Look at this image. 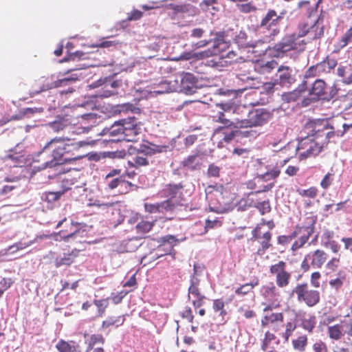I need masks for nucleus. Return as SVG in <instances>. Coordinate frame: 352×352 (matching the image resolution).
<instances>
[{
    "label": "nucleus",
    "instance_id": "1",
    "mask_svg": "<svg viewBox=\"0 0 352 352\" xmlns=\"http://www.w3.org/2000/svg\"><path fill=\"white\" fill-rule=\"evenodd\" d=\"M82 146L81 142H69L68 138L56 137L52 139L38 154L41 155L46 151H50L52 159L45 162L40 168H52L83 158L85 155L80 152Z\"/></svg>",
    "mask_w": 352,
    "mask_h": 352
},
{
    "label": "nucleus",
    "instance_id": "2",
    "mask_svg": "<svg viewBox=\"0 0 352 352\" xmlns=\"http://www.w3.org/2000/svg\"><path fill=\"white\" fill-rule=\"evenodd\" d=\"M316 217L310 216L306 217L301 223H298L292 231L293 239H295L291 246V251L296 252L303 248L315 232Z\"/></svg>",
    "mask_w": 352,
    "mask_h": 352
},
{
    "label": "nucleus",
    "instance_id": "3",
    "mask_svg": "<svg viewBox=\"0 0 352 352\" xmlns=\"http://www.w3.org/2000/svg\"><path fill=\"white\" fill-rule=\"evenodd\" d=\"M283 17L278 15L277 12L274 10H270L266 15L261 20L258 28L260 30H266L269 32V34L265 36V41L258 40L255 43L251 45L253 48L265 44L267 42L273 40L274 38L280 32L279 23Z\"/></svg>",
    "mask_w": 352,
    "mask_h": 352
},
{
    "label": "nucleus",
    "instance_id": "4",
    "mask_svg": "<svg viewBox=\"0 0 352 352\" xmlns=\"http://www.w3.org/2000/svg\"><path fill=\"white\" fill-rule=\"evenodd\" d=\"M324 144H327V142H323L318 135H309L302 138L297 146L300 158L307 159L317 155L322 150Z\"/></svg>",
    "mask_w": 352,
    "mask_h": 352
},
{
    "label": "nucleus",
    "instance_id": "5",
    "mask_svg": "<svg viewBox=\"0 0 352 352\" xmlns=\"http://www.w3.org/2000/svg\"><path fill=\"white\" fill-rule=\"evenodd\" d=\"M291 296H296L299 303H303L309 307L316 306L320 301V292L310 289L307 283L297 284L292 289Z\"/></svg>",
    "mask_w": 352,
    "mask_h": 352
},
{
    "label": "nucleus",
    "instance_id": "6",
    "mask_svg": "<svg viewBox=\"0 0 352 352\" xmlns=\"http://www.w3.org/2000/svg\"><path fill=\"white\" fill-rule=\"evenodd\" d=\"M272 118V113L265 109H253L249 111L246 118L236 120V124L238 125V128L262 126L267 124Z\"/></svg>",
    "mask_w": 352,
    "mask_h": 352
},
{
    "label": "nucleus",
    "instance_id": "7",
    "mask_svg": "<svg viewBox=\"0 0 352 352\" xmlns=\"http://www.w3.org/2000/svg\"><path fill=\"white\" fill-rule=\"evenodd\" d=\"M305 45L306 43L303 40H299V36H297L296 34L285 36L274 45L273 48L274 51V56L280 57L285 52L291 50H303Z\"/></svg>",
    "mask_w": 352,
    "mask_h": 352
},
{
    "label": "nucleus",
    "instance_id": "8",
    "mask_svg": "<svg viewBox=\"0 0 352 352\" xmlns=\"http://www.w3.org/2000/svg\"><path fill=\"white\" fill-rule=\"evenodd\" d=\"M265 305L263 309L264 313L261 319V327L264 329L276 324L282 323L284 320V314L283 312H273L274 309L280 307V302L274 305L273 303H262Z\"/></svg>",
    "mask_w": 352,
    "mask_h": 352
},
{
    "label": "nucleus",
    "instance_id": "9",
    "mask_svg": "<svg viewBox=\"0 0 352 352\" xmlns=\"http://www.w3.org/2000/svg\"><path fill=\"white\" fill-rule=\"evenodd\" d=\"M270 272L275 276L276 285L279 288L287 287L292 279V273L287 270V264L283 261L272 265Z\"/></svg>",
    "mask_w": 352,
    "mask_h": 352
},
{
    "label": "nucleus",
    "instance_id": "10",
    "mask_svg": "<svg viewBox=\"0 0 352 352\" xmlns=\"http://www.w3.org/2000/svg\"><path fill=\"white\" fill-rule=\"evenodd\" d=\"M124 139L128 142L137 141L136 137L141 133L142 124L135 117L120 120Z\"/></svg>",
    "mask_w": 352,
    "mask_h": 352
},
{
    "label": "nucleus",
    "instance_id": "11",
    "mask_svg": "<svg viewBox=\"0 0 352 352\" xmlns=\"http://www.w3.org/2000/svg\"><path fill=\"white\" fill-rule=\"evenodd\" d=\"M102 86L104 91L100 94L101 98H108L116 94L115 89L122 86V81L114 80L111 77H104L94 82L90 87L96 88Z\"/></svg>",
    "mask_w": 352,
    "mask_h": 352
},
{
    "label": "nucleus",
    "instance_id": "12",
    "mask_svg": "<svg viewBox=\"0 0 352 352\" xmlns=\"http://www.w3.org/2000/svg\"><path fill=\"white\" fill-rule=\"evenodd\" d=\"M199 283V280L193 276L190 279V284L188 287V299L191 301L195 309L200 308L204 304V300L206 298L201 291Z\"/></svg>",
    "mask_w": 352,
    "mask_h": 352
},
{
    "label": "nucleus",
    "instance_id": "13",
    "mask_svg": "<svg viewBox=\"0 0 352 352\" xmlns=\"http://www.w3.org/2000/svg\"><path fill=\"white\" fill-rule=\"evenodd\" d=\"M210 117L213 122L222 124V126H219L214 130L213 137H215L220 133L221 131L226 130L228 128H238V125L236 124V122H233L230 119L227 118L225 113L217 108L212 111Z\"/></svg>",
    "mask_w": 352,
    "mask_h": 352
},
{
    "label": "nucleus",
    "instance_id": "14",
    "mask_svg": "<svg viewBox=\"0 0 352 352\" xmlns=\"http://www.w3.org/2000/svg\"><path fill=\"white\" fill-rule=\"evenodd\" d=\"M260 229L259 226H256L252 230V236L257 239L261 244V248L257 250V253L258 254H263L272 245L271 243L272 234L270 231H267L261 236Z\"/></svg>",
    "mask_w": 352,
    "mask_h": 352
},
{
    "label": "nucleus",
    "instance_id": "15",
    "mask_svg": "<svg viewBox=\"0 0 352 352\" xmlns=\"http://www.w3.org/2000/svg\"><path fill=\"white\" fill-rule=\"evenodd\" d=\"M335 233L333 231L326 229L324 230L321 235V245L325 248L330 249L331 251L337 254L340 250V245L334 240Z\"/></svg>",
    "mask_w": 352,
    "mask_h": 352
},
{
    "label": "nucleus",
    "instance_id": "16",
    "mask_svg": "<svg viewBox=\"0 0 352 352\" xmlns=\"http://www.w3.org/2000/svg\"><path fill=\"white\" fill-rule=\"evenodd\" d=\"M276 83L282 86L291 85L295 81L292 69L286 65H280L277 69Z\"/></svg>",
    "mask_w": 352,
    "mask_h": 352
},
{
    "label": "nucleus",
    "instance_id": "17",
    "mask_svg": "<svg viewBox=\"0 0 352 352\" xmlns=\"http://www.w3.org/2000/svg\"><path fill=\"white\" fill-rule=\"evenodd\" d=\"M197 79L193 74L186 73L183 75L181 80V91L187 95H192L197 92Z\"/></svg>",
    "mask_w": 352,
    "mask_h": 352
},
{
    "label": "nucleus",
    "instance_id": "18",
    "mask_svg": "<svg viewBox=\"0 0 352 352\" xmlns=\"http://www.w3.org/2000/svg\"><path fill=\"white\" fill-rule=\"evenodd\" d=\"M307 257L310 258V265L312 267L321 269L327 261L328 254L322 249H316L308 253Z\"/></svg>",
    "mask_w": 352,
    "mask_h": 352
},
{
    "label": "nucleus",
    "instance_id": "19",
    "mask_svg": "<svg viewBox=\"0 0 352 352\" xmlns=\"http://www.w3.org/2000/svg\"><path fill=\"white\" fill-rule=\"evenodd\" d=\"M203 164V155L200 151H197L190 155L182 162L184 168L189 170H197L201 169Z\"/></svg>",
    "mask_w": 352,
    "mask_h": 352
},
{
    "label": "nucleus",
    "instance_id": "20",
    "mask_svg": "<svg viewBox=\"0 0 352 352\" xmlns=\"http://www.w3.org/2000/svg\"><path fill=\"white\" fill-rule=\"evenodd\" d=\"M136 151L135 156L133 158L132 160L128 161V165L131 168H139L142 166H146L149 164L148 160L147 157L144 155L142 153H140L138 150L135 149V147L130 146L128 148V153L130 155H132Z\"/></svg>",
    "mask_w": 352,
    "mask_h": 352
},
{
    "label": "nucleus",
    "instance_id": "21",
    "mask_svg": "<svg viewBox=\"0 0 352 352\" xmlns=\"http://www.w3.org/2000/svg\"><path fill=\"white\" fill-rule=\"evenodd\" d=\"M261 296L269 302V303L277 304L280 294L277 287L271 283L269 285H263L261 289Z\"/></svg>",
    "mask_w": 352,
    "mask_h": 352
},
{
    "label": "nucleus",
    "instance_id": "22",
    "mask_svg": "<svg viewBox=\"0 0 352 352\" xmlns=\"http://www.w3.org/2000/svg\"><path fill=\"white\" fill-rule=\"evenodd\" d=\"M55 347L58 352H81L80 346L74 340L65 341L60 339Z\"/></svg>",
    "mask_w": 352,
    "mask_h": 352
},
{
    "label": "nucleus",
    "instance_id": "23",
    "mask_svg": "<svg viewBox=\"0 0 352 352\" xmlns=\"http://www.w3.org/2000/svg\"><path fill=\"white\" fill-rule=\"evenodd\" d=\"M327 334L329 338L334 340H339L344 338V320H341L340 323L329 326Z\"/></svg>",
    "mask_w": 352,
    "mask_h": 352
},
{
    "label": "nucleus",
    "instance_id": "24",
    "mask_svg": "<svg viewBox=\"0 0 352 352\" xmlns=\"http://www.w3.org/2000/svg\"><path fill=\"white\" fill-rule=\"evenodd\" d=\"M278 66L276 60H270L267 62H257L254 65V70L261 74H267L272 72Z\"/></svg>",
    "mask_w": 352,
    "mask_h": 352
},
{
    "label": "nucleus",
    "instance_id": "25",
    "mask_svg": "<svg viewBox=\"0 0 352 352\" xmlns=\"http://www.w3.org/2000/svg\"><path fill=\"white\" fill-rule=\"evenodd\" d=\"M80 230V224L78 223L71 222L65 230H60L56 234V236L60 235L64 241H67L69 238L74 236Z\"/></svg>",
    "mask_w": 352,
    "mask_h": 352
},
{
    "label": "nucleus",
    "instance_id": "26",
    "mask_svg": "<svg viewBox=\"0 0 352 352\" xmlns=\"http://www.w3.org/2000/svg\"><path fill=\"white\" fill-rule=\"evenodd\" d=\"M326 83L324 80L318 79L312 85L309 94L314 96V99L324 96L326 94Z\"/></svg>",
    "mask_w": 352,
    "mask_h": 352
},
{
    "label": "nucleus",
    "instance_id": "27",
    "mask_svg": "<svg viewBox=\"0 0 352 352\" xmlns=\"http://www.w3.org/2000/svg\"><path fill=\"white\" fill-rule=\"evenodd\" d=\"M77 256V254L74 251H72L70 253H63L62 256H58L54 261V264L56 267H59L63 265H70L74 261V259Z\"/></svg>",
    "mask_w": 352,
    "mask_h": 352
},
{
    "label": "nucleus",
    "instance_id": "28",
    "mask_svg": "<svg viewBox=\"0 0 352 352\" xmlns=\"http://www.w3.org/2000/svg\"><path fill=\"white\" fill-rule=\"evenodd\" d=\"M165 146H158L149 143V144H141L140 148L137 149L140 153H142L146 157L152 156L155 153H162Z\"/></svg>",
    "mask_w": 352,
    "mask_h": 352
},
{
    "label": "nucleus",
    "instance_id": "29",
    "mask_svg": "<svg viewBox=\"0 0 352 352\" xmlns=\"http://www.w3.org/2000/svg\"><path fill=\"white\" fill-rule=\"evenodd\" d=\"M70 124L71 122L66 117L58 118L54 121L48 123V126L54 132L56 133H58L59 131L64 130Z\"/></svg>",
    "mask_w": 352,
    "mask_h": 352
},
{
    "label": "nucleus",
    "instance_id": "30",
    "mask_svg": "<svg viewBox=\"0 0 352 352\" xmlns=\"http://www.w3.org/2000/svg\"><path fill=\"white\" fill-rule=\"evenodd\" d=\"M69 189V188H65L62 190H58L56 192H45L42 195V200L47 203L52 204L58 201L60 197Z\"/></svg>",
    "mask_w": 352,
    "mask_h": 352
},
{
    "label": "nucleus",
    "instance_id": "31",
    "mask_svg": "<svg viewBox=\"0 0 352 352\" xmlns=\"http://www.w3.org/2000/svg\"><path fill=\"white\" fill-rule=\"evenodd\" d=\"M337 60L327 57L323 61L318 63L319 70L322 74L330 73L337 65Z\"/></svg>",
    "mask_w": 352,
    "mask_h": 352
},
{
    "label": "nucleus",
    "instance_id": "32",
    "mask_svg": "<svg viewBox=\"0 0 352 352\" xmlns=\"http://www.w3.org/2000/svg\"><path fill=\"white\" fill-rule=\"evenodd\" d=\"M77 80H78V77H76H76H70V78H63V79H59L58 80H56L54 82L53 87H60L66 86L69 82H75ZM52 86H50V85H47L43 86V87H41L40 89L36 90L35 93L36 94H39V93H41L42 91H46V90L52 89Z\"/></svg>",
    "mask_w": 352,
    "mask_h": 352
},
{
    "label": "nucleus",
    "instance_id": "33",
    "mask_svg": "<svg viewBox=\"0 0 352 352\" xmlns=\"http://www.w3.org/2000/svg\"><path fill=\"white\" fill-rule=\"evenodd\" d=\"M308 344L307 335H300L292 340V345L294 350L299 352H304Z\"/></svg>",
    "mask_w": 352,
    "mask_h": 352
},
{
    "label": "nucleus",
    "instance_id": "34",
    "mask_svg": "<svg viewBox=\"0 0 352 352\" xmlns=\"http://www.w3.org/2000/svg\"><path fill=\"white\" fill-rule=\"evenodd\" d=\"M344 340L346 346L352 348V318L344 320Z\"/></svg>",
    "mask_w": 352,
    "mask_h": 352
},
{
    "label": "nucleus",
    "instance_id": "35",
    "mask_svg": "<svg viewBox=\"0 0 352 352\" xmlns=\"http://www.w3.org/2000/svg\"><path fill=\"white\" fill-rule=\"evenodd\" d=\"M258 285V280L256 279L249 283L241 285L240 287L235 289V294L239 296H245L253 292V289Z\"/></svg>",
    "mask_w": 352,
    "mask_h": 352
},
{
    "label": "nucleus",
    "instance_id": "36",
    "mask_svg": "<svg viewBox=\"0 0 352 352\" xmlns=\"http://www.w3.org/2000/svg\"><path fill=\"white\" fill-rule=\"evenodd\" d=\"M6 160H10L14 162L16 166H23L27 163V157L24 153L12 152L5 157Z\"/></svg>",
    "mask_w": 352,
    "mask_h": 352
},
{
    "label": "nucleus",
    "instance_id": "37",
    "mask_svg": "<svg viewBox=\"0 0 352 352\" xmlns=\"http://www.w3.org/2000/svg\"><path fill=\"white\" fill-rule=\"evenodd\" d=\"M124 320L125 318L124 316H119L117 317L111 316L102 322L101 327L102 329H107L111 326H116L118 327L122 325Z\"/></svg>",
    "mask_w": 352,
    "mask_h": 352
},
{
    "label": "nucleus",
    "instance_id": "38",
    "mask_svg": "<svg viewBox=\"0 0 352 352\" xmlns=\"http://www.w3.org/2000/svg\"><path fill=\"white\" fill-rule=\"evenodd\" d=\"M155 224V220L149 221L142 220L135 226L136 232L144 234L150 232Z\"/></svg>",
    "mask_w": 352,
    "mask_h": 352
},
{
    "label": "nucleus",
    "instance_id": "39",
    "mask_svg": "<svg viewBox=\"0 0 352 352\" xmlns=\"http://www.w3.org/2000/svg\"><path fill=\"white\" fill-rule=\"evenodd\" d=\"M109 298L95 299L93 302L97 308V317H102L105 313L106 309L108 307Z\"/></svg>",
    "mask_w": 352,
    "mask_h": 352
},
{
    "label": "nucleus",
    "instance_id": "40",
    "mask_svg": "<svg viewBox=\"0 0 352 352\" xmlns=\"http://www.w3.org/2000/svg\"><path fill=\"white\" fill-rule=\"evenodd\" d=\"M324 34L323 27L318 21L310 24L309 27V39L314 40L321 37Z\"/></svg>",
    "mask_w": 352,
    "mask_h": 352
},
{
    "label": "nucleus",
    "instance_id": "41",
    "mask_svg": "<svg viewBox=\"0 0 352 352\" xmlns=\"http://www.w3.org/2000/svg\"><path fill=\"white\" fill-rule=\"evenodd\" d=\"M338 74L343 78V82L346 84L352 82V72L350 66H340L338 68Z\"/></svg>",
    "mask_w": 352,
    "mask_h": 352
},
{
    "label": "nucleus",
    "instance_id": "42",
    "mask_svg": "<svg viewBox=\"0 0 352 352\" xmlns=\"http://www.w3.org/2000/svg\"><path fill=\"white\" fill-rule=\"evenodd\" d=\"M296 329V324L294 321H289L285 324V331L280 334L285 342H288Z\"/></svg>",
    "mask_w": 352,
    "mask_h": 352
},
{
    "label": "nucleus",
    "instance_id": "43",
    "mask_svg": "<svg viewBox=\"0 0 352 352\" xmlns=\"http://www.w3.org/2000/svg\"><path fill=\"white\" fill-rule=\"evenodd\" d=\"M316 324V318L314 316H309L301 320V327L307 332L311 333Z\"/></svg>",
    "mask_w": 352,
    "mask_h": 352
},
{
    "label": "nucleus",
    "instance_id": "44",
    "mask_svg": "<svg viewBox=\"0 0 352 352\" xmlns=\"http://www.w3.org/2000/svg\"><path fill=\"white\" fill-rule=\"evenodd\" d=\"M212 309L214 312H219V316L223 318L227 315L225 309V302L222 299H215L212 302Z\"/></svg>",
    "mask_w": 352,
    "mask_h": 352
},
{
    "label": "nucleus",
    "instance_id": "45",
    "mask_svg": "<svg viewBox=\"0 0 352 352\" xmlns=\"http://www.w3.org/2000/svg\"><path fill=\"white\" fill-rule=\"evenodd\" d=\"M118 109L119 112H132L133 113L138 114L141 113V109L131 103H124L119 104L118 105Z\"/></svg>",
    "mask_w": 352,
    "mask_h": 352
},
{
    "label": "nucleus",
    "instance_id": "46",
    "mask_svg": "<svg viewBox=\"0 0 352 352\" xmlns=\"http://www.w3.org/2000/svg\"><path fill=\"white\" fill-rule=\"evenodd\" d=\"M280 174V169L278 166H274L273 168L268 170L265 173L261 175V178L264 181L270 179H275Z\"/></svg>",
    "mask_w": 352,
    "mask_h": 352
},
{
    "label": "nucleus",
    "instance_id": "47",
    "mask_svg": "<svg viewBox=\"0 0 352 352\" xmlns=\"http://www.w3.org/2000/svg\"><path fill=\"white\" fill-rule=\"evenodd\" d=\"M340 265V255L333 256L326 263V268L331 272H336Z\"/></svg>",
    "mask_w": 352,
    "mask_h": 352
},
{
    "label": "nucleus",
    "instance_id": "48",
    "mask_svg": "<svg viewBox=\"0 0 352 352\" xmlns=\"http://www.w3.org/2000/svg\"><path fill=\"white\" fill-rule=\"evenodd\" d=\"M298 193L302 197L314 199L318 194V190L316 186H311L308 189L298 190Z\"/></svg>",
    "mask_w": 352,
    "mask_h": 352
},
{
    "label": "nucleus",
    "instance_id": "49",
    "mask_svg": "<svg viewBox=\"0 0 352 352\" xmlns=\"http://www.w3.org/2000/svg\"><path fill=\"white\" fill-rule=\"evenodd\" d=\"M159 212L164 213L168 211H172L175 208V204L170 199H167L160 203H158Z\"/></svg>",
    "mask_w": 352,
    "mask_h": 352
},
{
    "label": "nucleus",
    "instance_id": "50",
    "mask_svg": "<svg viewBox=\"0 0 352 352\" xmlns=\"http://www.w3.org/2000/svg\"><path fill=\"white\" fill-rule=\"evenodd\" d=\"M334 173H327L322 179L320 185L324 190H327L333 184Z\"/></svg>",
    "mask_w": 352,
    "mask_h": 352
},
{
    "label": "nucleus",
    "instance_id": "51",
    "mask_svg": "<svg viewBox=\"0 0 352 352\" xmlns=\"http://www.w3.org/2000/svg\"><path fill=\"white\" fill-rule=\"evenodd\" d=\"M179 315L183 319L186 320L188 322L194 323L195 317L192 310L190 307L186 306L184 309L180 311Z\"/></svg>",
    "mask_w": 352,
    "mask_h": 352
},
{
    "label": "nucleus",
    "instance_id": "52",
    "mask_svg": "<svg viewBox=\"0 0 352 352\" xmlns=\"http://www.w3.org/2000/svg\"><path fill=\"white\" fill-rule=\"evenodd\" d=\"M254 207L258 210L261 214L268 213L271 210L269 200L257 202L254 204Z\"/></svg>",
    "mask_w": 352,
    "mask_h": 352
},
{
    "label": "nucleus",
    "instance_id": "53",
    "mask_svg": "<svg viewBox=\"0 0 352 352\" xmlns=\"http://www.w3.org/2000/svg\"><path fill=\"white\" fill-rule=\"evenodd\" d=\"M349 42H352V27H351L341 38L338 43L339 48H343L347 45Z\"/></svg>",
    "mask_w": 352,
    "mask_h": 352
},
{
    "label": "nucleus",
    "instance_id": "54",
    "mask_svg": "<svg viewBox=\"0 0 352 352\" xmlns=\"http://www.w3.org/2000/svg\"><path fill=\"white\" fill-rule=\"evenodd\" d=\"M43 111V108L42 107H28L23 109L20 112V118L23 116H30L35 113H42Z\"/></svg>",
    "mask_w": 352,
    "mask_h": 352
},
{
    "label": "nucleus",
    "instance_id": "55",
    "mask_svg": "<svg viewBox=\"0 0 352 352\" xmlns=\"http://www.w3.org/2000/svg\"><path fill=\"white\" fill-rule=\"evenodd\" d=\"M34 243V241H30L27 243H23L22 241H19V242L9 246V248H8V250L9 251V250H12L13 248H15V250H13L12 252V253H14V252H17L18 250H21L25 249V248L30 246Z\"/></svg>",
    "mask_w": 352,
    "mask_h": 352
},
{
    "label": "nucleus",
    "instance_id": "56",
    "mask_svg": "<svg viewBox=\"0 0 352 352\" xmlns=\"http://www.w3.org/2000/svg\"><path fill=\"white\" fill-rule=\"evenodd\" d=\"M132 186L133 185L130 182L125 180L122 177L120 183V186L118 187V192L120 194H126L131 190Z\"/></svg>",
    "mask_w": 352,
    "mask_h": 352
},
{
    "label": "nucleus",
    "instance_id": "57",
    "mask_svg": "<svg viewBox=\"0 0 352 352\" xmlns=\"http://www.w3.org/2000/svg\"><path fill=\"white\" fill-rule=\"evenodd\" d=\"M314 352H328V347L325 342L317 340L312 345Z\"/></svg>",
    "mask_w": 352,
    "mask_h": 352
},
{
    "label": "nucleus",
    "instance_id": "58",
    "mask_svg": "<svg viewBox=\"0 0 352 352\" xmlns=\"http://www.w3.org/2000/svg\"><path fill=\"white\" fill-rule=\"evenodd\" d=\"M12 283L11 278H2L0 280V297L2 296L6 290L10 287Z\"/></svg>",
    "mask_w": 352,
    "mask_h": 352
},
{
    "label": "nucleus",
    "instance_id": "59",
    "mask_svg": "<svg viewBox=\"0 0 352 352\" xmlns=\"http://www.w3.org/2000/svg\"><path fill=\"white\" fill-rule=\"evenodd\" d=\"M321 278V274L320 272H314L311 273L310 276V283L311 285L316 288H319L320 287V279Z\"/></svg>",
    "mask_w": 352,
    "mask_h": 352
},
{
    "label": "nucleus",
    "instance_id": "60",
    "mask_svg": "<svg viewBox=\"0 0 352 352\" xmlns=\"http://www.w3.org/2000/svg\"><path fill=\"white\" fill-rule=\"evenodd\" d=\"M122 178V176H120L119 177L109 179L108 180H105L107 182V186L108 189L109 190H113L115 188H117L120 186V183L121 182V179Z\"/></svg>",
    "mask_w": 352,
    "mask_h": 352
},
{
    "label": "nucleus",
    "instance_id": "61",
    "mask_svg": "<svg viewBox=\"0 0 352 352\" xmlns=\"http://www.w3.org/2000/svg\"><path fill=\"white\" fill-rule=\"evenodd\" d=\"M127 292L121 291L116 294H112L111 297L109 298L111 299L114 304L117 305L122 302V299L127 294Z\"/></svg>",
    "mask_w": 352,
    "mask_h": 352
},
{
    "label": "nucleus",
    "instance_id": "62",
    "mask_svg": "<svg viewBox=\"0 0 352 352\" xmlns=\"http://www.w3.org/2000/svg\"><path fill=\"white\" fill-rule=\"evenodd\" d=\"M182 240L183 239H177L175 236L170 234L166 235L161 239L162 243H169L173 246L175 245L177 242L182 241Z\"/></svg>",
    "mask_w": 352,
    "mask_h": 352
},
{
    "label": "nucleus",
    "instance_id": "63",
    "mask_svg": "<svg viewBox=\"0 0 352 352\" xmlns=\"http://www.w3.org/2000/svg\"><path fill=\"white\" fill-rule=\"evenodd\" d=\"M305 75L307 77H314L322 74L320 73V71L319 70L318 65L316 64V65L310 67L306 72Z\"/></svg>",
    "mask_w": 352,
    "mask_h": 352
},
{
    "label": "nucleus",
    "instance_id": "64",
    "mask_svg": "<svg viewBox=\"0 0 352 352\" xmlns=\"http://www.w3.org/2000/svg\"><path fill=\"white\" fill-rule=\"evenodd\" d=\"M182 188V185L170 184L168 186L166 191L168 196L175 197L178 191Z\"/></svg>",
    "mask_w": 352,
    "mask_h": 352
}]
</instances>
